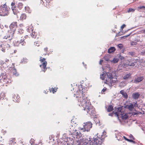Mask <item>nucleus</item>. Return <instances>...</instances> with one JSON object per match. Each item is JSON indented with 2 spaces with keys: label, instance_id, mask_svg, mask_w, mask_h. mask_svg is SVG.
<instances>
[{
  "label": "nucleus",
  "instance_id": "nucleus-1",
  "mask_svg": "<svg viewBox=\"0 0 145 145\" xmlns=\"http://www.w3.org/2000/svg\"><path fill=\"white\" fill-rule=\"evenodd\" d=\"M69 132L71 133L72 136L74 139L72 138L74 144L76 145H101L103 140L99 137L97 138L94 137L93 139L91 140L88 136L85 137L82 136L80 132L79 131L74 130L73 131L71 129L69 130Z\"/></svg>",
  "mask_w": 145,
  "mask_h": 145
},
{
  "label": "nucleus",
  "instance_id": "nucleus-2",
  "mask_svg": "<svg viewBox=\"0 0 145 145\" xmlns=\"http://www.w3.org/2000/svg\"><path fill=\"white\" fill-rule=\"evenodd\" d=\"M78 105L80 107H83L84 114L91 116L95 114V109L90 104L87 95L84 94L82 97H80L78 99Z\"/></svg>",
  "mask_w": 145,
  "mask_h": 145
},
{
  "label": "nucleus",
  "instance_id": "nucleus-3",
  "mask_svg": "<svg viewBox=\"0 0 145 145\" xmlns=\"http://www.w3.org/2000/svg\"><path fill=\"white\" fill-rule=\"evenodd\" d=\"M115 72L104 73L101 74L100 78L104 80V83L111 87L115 84L118 83L119 81L117 78Z\"/></svg>",
  "mask_w": 145,
  "mask_h": 145
},
{
  "label": "nucleus",
  "instance_id": "nucleus-4",
  "mask_svg": "<svg viewBox=\"0 0 145 145\" xmlns=\"http://www.w3.org/2000/svg\"><path fill=\"white\" fill-rule=\"evenodd\" d=\"M17 26L16 22L12 23L9 26L10 29L8 31L6 35L3 36V39H8L7 41H8L9 42H10L12 38Z\"/></svg>",
  "mask_w": 145,
  "mask_h": 145
},
{
  "label": "nucleus",
  "instance_id": "nucleus-5",
  "mask_svg": "<svg viewBox=\"0 0 145 145\" xmlns=\"http://www.w3.org/2000/svg\"><path fill=\"white\" fill-rule=\"evenodd\" d=\"M114 114H115L116 115L120 122H121V120H124L128 118L127 115L124 113L123 110L121 107H118L116 108L115 111H113L112 113H109V115L112 116Z\"/></svg>",
  "mask_w": 145,
  "mask_h": 145
},
{
  "label": "nucleus",
  "instance_id": "nucleus-6",
  "mask_svg": "<svg viewBox=\"0 0 145 145\" xmlns=\"http://www.w3.org/2000/svg\"><path fill=\"white\" fill-rule=\"evenodd\" d=\"M11 80L6 75L5 73H2L0 76V83L3 82L4 84L10 83L11 82Z\"/></svg>",
  "mask_w": 145,
  "mask_h": 145
},
{
  "label": "nucleus",
  "instance_id": "nucleus-7",
  "mask_svg": "<svg viewBox=\"0 0 145 145\" xmlns=\"http://www.w3.org/2000/svg\"><path fill=\"white\" fill-rule=\"evenodd\" d=\"M92 123L91 122L88 121L84 123L83 127H80L79 128L80 130H82L83 131L88 132L92 127Z\"/></svg>",
  "mask_w": 145,
  "mask_h": 145
},
{
  "label": "nucleus",
  "instance_id": "nucleus-8",
  "mask_svg": "<svg viewBox=\"0 0 145 145\" xmlns=\"http://www.w3.org/2000/svg\"><path fill=\"white\" fill-rule=\"evenodd\" d=\"M78 90H77L76 93H74V97H78L81 94H82V93L84 91V89H83L82 86L80 85L78 87Z\"/></svg>",
  "mask_w": 145,
  "mask_h": 145
},
{
  "label": "nucleus",
  "instance_id": "nucleus-9",
  "mask_svg": "<svg viewBox=\"0 0 145 145\" xmlns=\"http://www.w3.org/2000/svg\"><path fill=\"white\" fill-rule=\"evenodd\" d=\"M25 39L24 38H22L20 41H17L15 42L14 43V46H19L20 44L22 46L25 45L26 44V42L24 41Z\"/></svg>",
  "mask_w": 145,
  "mask_h": 145
},
{
  "label": "nucleus",
  "instance_id": "nucleus-10",
  "mask_svg": "<svg viewBox=\"0 0 145 145\" xmlns=\"http://www.w3.org/2000/svg\"><path fill=\"white\" fill-rule=\"evenodd\" d=\"M47 64V62H45L42 63V64L40 65V67L41 68V71L44 72H45L47 69L46 67Z\"/></svg>",
  "mask_w": 145,
  "mask_h": 145
},
{
  "label": "nucleus",
  "instance_id": "nucleus-11",
  "mask_svg": "<svg viewBox=\"0 0 145 145\" xmlns=\"http://www.w3.org/2000/svg\"><path fill=\"white\" fill-rule=\"evenodd\" d=\"M136 105L137 104L135 103H134H134L130 104L129 105H127L126 107L129 110H131L133 109L134 105V106H136Z\"/></svg>",
  "mask_w": 145,
  "mask_h": 145
},
{
  "label": "nucleus",
  "instance_id": "nucleus-12",
  "mask_svg": "<svg viewBox=\"0 0 145 145\" xmlns=\"http://www.w3.org/2000/svg\"><path fill=\"white\" fill-rule=\"evenodd\" d=\"M3 12L0 13V15L1 16H5L7 15L8 10L7 9L3 8Z\"/></svg>",
  "mask_w": 145,
  "mask_h": 145
},
{
  "label": "nucleus",
  "instance_id": "nucleus-13",
  "mask_svg": "<svg viewBox=\"0 0 145 145\" xmlns=\"http://www.w3.org/2000/svg\"><path fill=\"white\" fill-rule=\"evenodd\" d=\"M13 100L16 102H19L20 100V97L19 96L17 95L16 96L15 95H12Z\"/></svg>",
  "mask_w": 145,
  "mask_h": 145
},
{
  "label": "nucleus",
  "instance_id": "nucleus-14",
  "mask_svg": "<svg viewBox=\"0 0 145 145\" xmlns=\"http://www.w3.org/2000/svg\"><path fill=\"white\" fill-rule=\"evenodd\" d=\"M144 79L143 76H140L137 77L136 79H135L134 80V82L135 83H137L139 82L142 81Z\"/></svg>",
  "mask_w": 145,
  "mask_h": 145
},
{
  "label": "nucleus",
  "instance_id": "nucleus-15",
  "mask_svg": "<svg viewBox=\"0 0 145 145\" xmlns=\"http://www.w3.org/2000/svg\"><path fill=\"white\" fill-rule=\"evenodd\" d=\"M116 137L118 140H121V139L122 138L121 134L120 133H115Z\"/></svg>",
  "mask_w": 145,
  "mask_h": 145
},
{
  "label": "nucleus",
  "instance_id": "nucleus-16",
  "mask_svg": "<svg viewBox=\"0 0 145 145\" xmlns=\"http://www.w3.org/2000/svg\"><path fill=\"white\" fill-rule=\"evenodd\" d=\"M119 59L117 58H114L112 60H110V62L112 64H115L117 63L119 61Z\"/></svg>",
  "mask_w": 145,
  "mask_h": 145
},
{
  "label": "nucleus",
  "instance_id": "nucleus-17",
  "mask_svg": "<svg viewBox=\"0 0 145 145\" xmlns=\"http://www.w3.org/2000/svg\"><path fill=\"white\" fill-rule=\"evenodd\" d=\"M120 92L125 98H127L128 97L127 94L126 92H124V90H121L120 91Z\"/></svg>",
  "mask_w": 145,
  "mask_h": 145
},
{
  "label": "nucleus",
  "instance_id": "nucleus-18",
  "mask_svg": "<svg viewBox=\"0 0 145 145\" xmlns=\"http://www.w3.org/2000/svg\"><path fill=\"white\" fill-rule=\"evenodd\" d=\"M139 94L138 93H134L132 95V97L135 99H137L139 96Z\"/></svg>",
  "mask_w": 145,
  "mask_h": 145
},
{
  "label": "nucleus",
  "instance_id": "nucleus-19",
  "mask_svg": "<svg viewBox=\"0 0 145 145\" xmlns=\"http://www.w3.org/2000/svg\"><path fill=\"white\" fill-rule=\"evenodd\" d=\"M115 49L114 47H110L108 50V53H111L115 51Z\"/></svg>",
  "mask_w": 145,
  "mask_h": 145
},
{
  "label": "nucleus",
  "instance_id": "nucleus-20",
  "mask_svg": "<svg viewBox=\"0 0 145 145\" xmlns=\"http://www.w3.org/2000/svg\"><path fill=\"white\" fill-rule=\"evenodd\" d=\"M12 72L13 74L16 76H17L18 75V74L16 72V70L14 67L12 68Z\"/></svg>",
  "mask_w": 145,
  "mask_h": 145
},
{
  "label": "nucleus",
  "instance_id": "nucleus-21",
  "mask_svg": "<svg viewBox=\"0 0 145 145\" xmlns=\"http://www.w3.org/2000/svg\"><path fill=\"white\" fill-rule=\"evenodd\" d=\"M131 74L130 73H128L124 76L123 77V79L125 80H127L131 77Z\"/></svg>",
  "mask_w": 145,
  "mask_h": 145
},
{
  "label": "nucleus",
  "instance_id": "nucleus-22",
  "mask_svg": "<svg viewBox=\"0 0 145 145\" xmlns=\"http://www.w3.org/2000/svg\"><path fill=\"white\" fill-rule=\"evenodd\" d=\"M110 56L108 55H106L104 57V59L106 61L108 62H110Z\"/></svg>",
  "mask_w": 145,
  "mask_h": 145
},
{
  "label": "nucleus",
  "instance_id": "nucleus-23",
  "mask_svg": "<svg viewBox=\"0 0 145 145\" xmlns=\"http://www.w3.org/2000/svg\"><path fill=\"white\" fill-rule=\"evenodd\" d=\"M15 8V7H12V9L13 11L14 14V15H17V16H18L17 14L18 12L16 11V9H14Z\"/></svg>",
  "mask_w": 145,
  "mask_h": 145
},
{
  "label": "nucleus",
  "instance_id": "nucleus-24",
  "mask_svg": "<svg viewBox=\"0 0 145 145\" xmlns=\"http://www.w3.org/2000/svg\"><path fill=\"white\" fill-rule=\"evenodd\" d=\"M32 33L31 34V37L33 38H35L37 35V33L34 31L31 32Z\"/></svg>",
  "mask_w": 145,
  "mask_h": 145
},
{
  "label": "nucleus",
  "instance_id": "nucleus-25",
  "mask_svg": "<svg viewBox=\"0 0 145 145\" xmlns=\"http://www.w3.org/2000/svg\"><path fill=\"white\" fill-rule=\"evenodd\" d=\"M32 27L33 26L31 25L30 27H29V28H27V31L29 33H31V32H32L33 31V29H32Z\"/></svg>",
  "mask_w": 145,
  "mask_h": 145
},
{
  "label": "nucleus",
  "instance_id": "nucleus-26",
  "mask_svg": "<svg viewBox=\"0 0 145 145\" xmlns=\"http://www.w3.org/2000/svg\"><path fill=\"white\" fill-rule=\"evenodd\" d=\"M26 15L25 14H21L20 17V18L21 20H23L24 19H25L26 18Z\"/></svg>",
  "mask_w": 145,
  "mask_h": 145
},
{
  "label": "nucleus",
  "instance_id": "nucleus-27",
  "mask_svg": "<svg viewBox=\"0 0 145 145\" xmlns=\"http://www.w3.org/2000/svg\"><path fill=\"white\" fill-rule=\"evenodd\" d=\"M113 107L111 105H110L108 106L107 110L108 112H110L112 111L113 110Z\"/></svg>",
  "mask_w": 145,
  "mask_h": 145
},
{
  "label": "nucleus",
  "instance_id": "nucleus-28",
  "mask_svg": "<svg viewBox=\"0 0 145 145\" xmlns=\"http://www.w3.org/2000/svg\"><path fill=\"white\" fill-rule=\"evenodd\" d=\"M25 11L27 12L28 13H30L31 12V10L28 7H25Z\"/></svg>",
  "mask_w": 145,
  "mask_h": 145
},
{
  "label": "nucleus",
  "instance_id": "nucleus-29",
  "mask_svg": "<svg viewBox=\"0 0 145 145\" xmlns=\"http://www.w3.org/2000/svg\"><path fill=\"white\" fill-rule=\"evenodd\" d=\"M5 97V94L3 92H1L0 94V99H3Z\"/></svg>",
  "mask_w": 145,
  "mask_h": 145
},
{
  "label": "nucleus",
  "instance_id": "nucleus-30",
  "mask_svg": "<svg viewBox=\"0 0 145 145\" xmlns=\"http://www.w3.org/2000/svg\"><path fill=\"white\" fill-rule=\"evenodd\" d=\"M23 4L22 3H19L18 5V8L21 9H22V8L23 7Z\"/></svg>",
  "mask_w": 145,
  "mask_h": 145
},
{
  "label": "nucleus",
  "instance_id": "nucleus-31",
  "mask_svg": "<svg viewBox=\"0 0 145 145\" xmlns=\"http://www.w3.org/2000/svg\"><path fill=\"white\" fill-rule=\"evenodd\" d=\"M128 82L125 81L121 82V84H122V86L123 87L126 85Z\"/></svg>",
  "mask_w": 145,
  "mask_h": 145
},
{
  "label": "nucleus",
  "instance_id": "nucleus-32",
  "mask_svg": "<svg viewBox=\"0 0 145 145\" xmlns=\"http://www.w3.org/2000/svg\"><path fill=\"white\" fill-rule=\"evenodd\" d=\"M138 10H139L140 9L142 10H145V6H141L140 7H138Z\"/></svg>",
  "mask_w": 145,
  "mask_h": 145
},
{
  "label": "nucleus",
  "instance_id": "nucleus-33",
  "mask_svg": "<svg viewBox=\"0 0 145 145\" xmlns=\"http://www.w3.org/2000/svg\"><path fill=\"white\" fill-rule=\"evenodd\" d=\"M10 144H14L15 142V140L14 138H12L10 139Z\"/></svg>",
  "mask_w": 145,
  "mask_h": 145
},
{
  "label": "nucleus",
  "instance_id": "nucleus-34",
  "mask_svg": "<svg viewBox=\"0 0 145 145\" xmlns=\"http://www.w3.org/2000/svg\"><path fill=\"white\" fill-rule=\"evenodd\" d=\"M4 47H5L6 49L8 50V48H9L10 45L7 43H6L4 44Z\"/></svg>",
  "mask_w": 145,
  "mask_h": 145
},
{
  "label": "nucleus",
  "instance_id": "nucleus-35",
  "mask_svg": "<svg viewBox=\"0 0 145 145\" xmlns=\"http://www.w3.org/2000/svg\"><path fill=\"white\" fill-rule=\"evenodd\" d=\"M135 11V9L132 8H130L127 10V12H133Z\"/></svg>",
  "mask_w": 145,
  "mask_h": 145
},
{
  "label": "nucleus",
  "instance_id": "nucleus-36",
  "mask_svg": "<svg viewBox=\"0 0 145 145\" xmlns=\"http://www.w3.org/2000/svg\"><path fill=\"white\" fill-rule=\"evenodd\" d=\"M1 46L2 47V49L1 50L3 52H5V50H6L5 47H4V44H3L2 45H1Z\"/></svg>",
  "mask_w": 145,
  "mask_h": 145
},
{
  "label": "nucleus",
  "instance_id": "nucleus-37",
  "mask_svg": "<svg viewBox=\"0 0 145 145\" xmlns=\"http://www.w3.org/2000/svg\"><path fill=\"white\" fill-rule=\"evenodd\" d=\"M126 64L127 66V65L130 66H134L135 65V64L133 63H130L129 62V63L128 64L127 63H126Z\"/></svg>",
  "mask_w": 145,
  "mask_h": 145
},
{
  "label": "nucleus",
  "instance_id": "nucleus-38",
  "mask_svg": "<svg viewBox=\"0 0 145 145\" xmlns=\"http://www.w3.org/2000/svg\"><path fill=\"white\" fill-rule=\"evenodd\" d=\"M129 55H131V56H133L135 54V53L133 52H129L128 53Z\"/></svg>",
  "mask_w": 145,
  "mask_h": 145
},
{
  "label": "nucleus",
  "instance_id": "nucleus-39",
  "mask_svg": "<svg viewBox=\"0 0 145 145\" xmlns=\"http://www.w3.org/2000/svg\"><path fill=\"white\" fill-rule=\"evenodd\" d=\"M40 60L42 63L46 62V61H45V59L44 58H43L42 59H40Z\"/></svg>",
  "mask_w": 145,
  "mask_h": 145
},
{
  "label": "nucleus",
  "instance_id": "nucleus-40",
  "mask_svg": "<svg viewBox=\"0 0 145 145\" xmlns=\"http://www.w3.org/2000/svg\"><path fill=\"white\" fill-rule=\"evenodd\" d=\"M131 34V33H130L128 35H126L125 36H123V37H121V39H125L126 38V37H127L129 36Z\"/></svg>",
  "mask_w": 145,
  "mask_h": 145
},
{
  "label": "nucleus",
  "instance_id": "nucleus-41",
  "mask_svg": "<svg viewBox=\"0 0 145 145\" xmlns=\"http://www.w3.org/2000/svg\"><path fill=\"white\" fill-rule=\"evenodd\" d=\"M132 139H128L127 141L129 142H132L133 143V144H135V142L133 140H132Z\"/></svg>",
  "mask_w": 145,
  "mask_h": 145
},
{
  "label": "nucleus",
  "instance_id": "nucleus-42",
  "mask_svg": "<svg viewBox=\"0 0 145 145\" xmlns=\"http://www.w3.org/2000/svg\"><path fill=\"white\" fill-rule=\"evenodd\" d=\"M50 92L52 91L53 93H54V92H56V91L55 90V89H54V88H52L51 89H50Z\"/></svg>",
  "mask_w": 145,
  "mask_h": 145
},
{
  "label": "nucleus",
  "instance_id": "nucleus-43",
  "mask_svg": "<svg viewBox=\"0 0 145 145\" xmlns=\"http://www.w3.org/2000/svg\"><path fill=\"white\" fill-rule=\"evenodd\" d=\"M129 138L131 139H134V138L133 137V136L131 134H130L129 136Z\"/></svg>",
  "mask_w": 145,
  "mask_h": 145
},
{
  "label": "nucleus",
  "instance_id": "nucleus-44",
  "mask_svg": "<svg viewBox=\"0 0 145 145\" xmlns=\"http://www.w3.org/2000/svg\"><path fill=\"white\" fill-rule=\"evenodd\" d=\"M118 47L120 48V49H121L122 48L123 46L122 44H118Z\"/></svg>",
  "mask_w": 145,
  "mask_h": 145
},
{
  "label": "nucleus",
  "instance_id": "nucleus-45",
  "mask_svg": "<svg viewBox=\"0 0 145 145\" xmlns=\"http://www.w3.org/2000/svg\"><path fill=\"white\" fill-rule=\"evenodd\" d=\"M4 63L3 61L0 60V65L1 66H2L4 64Z\"/></svg>",
  "mask_w": 145,
  "mask_h": 145
},
{
  "label": "nucleus",
  "instance_id": "nucleus-46",
  "mask_svg": "<svg viewBox=\"0 0 145 145\" xmlns=\"http://www.w3.org/2000/svg\"><path fill=\"white\" fill-rule=\"evenodd\" d=\"M7 7V6L5 4H4L3 5V7L2 8H3H3L6 9V8Z\"/></svg>",
  "mask_w": 145,
  "mask_h": 145
},
{
  "label": "nucleus",
  "instance_id": "nucleus-47",
  "mask_svg": "<svg viewBox=\"0 0 145 145\" xmlns=\"http://www.w3.org/2000/svg\"><path fill=\"white\" fill-rule=\"evenodd\" d=\"M126 26V25L123 24L121 26V28L122 29L125 26Z\"/></svg>",
  "mask_w": 145,
  "mask_h": 145
},
{
  "label": "nucleus",
  "instance_id": "nucleus-48",
  "mask_svg": "<svg viewBox=\"0 0 145 145\" xmlns=\"http://www.w3.org/2000/svg\"><path fill=\"white\" fill-rule=\"evenodd\" d=\"M30 142L31 144H33L34 143L33 139H31V140L30 141Z\"/></svg>",
  "mask_w": 145,
  "mask_h": 145
},
{
  "label": "nucleus",
  "instance_id": "nucleus-49",
  "mask_svg": "<svg viewBox=\"0 0 145 145\" xmlns=\"http://www.w3.org/2000/svg\"><path fill=\"white\" fill-rule=\"evenodd\" d=\"M106 90V88H104L102 90L101 92L102 93H103Z\"/></svg>",
  "mask_w": 145,
  "mask_h": 145
},
{
  "label": "nucleus",
  "instance_id": "nucleus-50",
  "mask_svg": "<svg viewBox=\"0 0 145 145\" xmlns=\"http://www.w3.org/2000/svg\"><path fill=\"white\" fill-rule=\"evenodd\" d=\"M122 35V34L121 33L119 32L117 34L116 36H120Z\"/></svg>",
  "mask_w": 145,
  "mask_h": 145
},
{
  "label": "nucleus",
  "instance_id": "nucleus-51",
  "mask_svg": "<svg viewBox=\"0 0 145 145\" xmlns=\"http://www.w3.org/2000/svg\"><path fill=\"white\" fill-rule=\"evenodd\" d=\"M47 50H48V48H47L46 47V48H44V50L45 52H47Z\"/></svg>",
  "mask_w": 145,
  "mask_h": 145
},
{
  "label": "nucleus",
  "instance_id": "nucleus-52",
  "mask_svg": "<svg viewBox=\"0 0 145 145\" xmlns=\"http://www.w3.org/2000/svg\"><path fill=\"white\" fill-rule=\"evenodd\" d=\"M34 44L36 46H39V43L37 42H35V44Z\"/></svg>",
  "mask_w": 145,
  "mask_h": 145
},
{
  "label": "nucleus",
  "instance_id": "nucleus-53",
  "mask_svg": "<svg viewBox=\"0 0 145 145\" xmlns=\"http://www.w3.org/2000/svg\"><path fill=\"white\" fill-rule=\"evenodd\" d=\"M103 60H102V59L100 60V62H99V64H100L101 65L102 64V63L103 62Z\"/></svg>",
  "mask_w": 145,
  "mask_h": 145
},
{
  "label": "nucleus",
  "instance_id": "nucleus-54",
  "mask_svg": "<svg viewBox=\"0 0 145 145\" xmlns=\"http://www.w3.org/2000/svg\"><path fill=\"white\" fill-rule=\"evenodd\" d=\"M123 138H124L125 139V140H126V141H127L128 139V138H126L125 136H123Z\"/></svg>",
  "mask_w": 145,
  "mask_h": 145
},
{
  "label": "nucleus",
  "instance_id": "nucleus-55",
  "mask_svg": "<svg viewBox=\"0 0 145 145\" xmlns=\"http://www.w3.org/2000/svg\"><path fill=\"white\" fill-rule=\"evenodd\" d=\"M3 8H0V13L3 12Z\"/></svg>",
  "mask_w": 145,
  "mask_h": 145
},
{
  "label": "nucleus",
  "instance_id": "nucleus-56",
  "mask_svg": "<svg viewBox=\"0 0 145 145\" xmlns=\"http://www.w3.org/2000/svg\"><path fill=\"white\" fill-rule=\"evenodd\" d=\"M15 3L12 2L11 4V5L12 7L15 5Z\"/></svg>",
  "mask_w": 145,
  "mask_h": 145
},
{
  "label": "nucleus",
  "instance_id": "nucleus-57",
  "mask_svg": "<svg viewBox=\"0 0 145 145\" xmlns=\"http://www.w3.org/2000/svg\"><path fill=\"white\" fill-rule=\"evenodd\" d=\"M20 31H21V32H22V33H23V30H22L21 29H20L18 31L20 33Z\"/></svg>",
  "mask_w": 145,
  "mask_h": 145
},
{
  "label": "nucleus",
  "instance_id": "nucleus-58",
  "mask_svg": "<svg viewBox=\"0 0 145 145\" xmlns=\"http://www.w3.org/2000/svg\"><path fill=\"white\" fill-rule=\"evenodd\" d=\"M5 61L7 62H8L9 61V59H6L5 60Z\"/></svg>",
  "mask_w": 145,
  "mask_h": 145
},
{
  "label": "nucleus",
  "instance_id": "nucleus-59",
  "mask_svg": "<svg viewBox=\"0 0 145 145\" xmlns=\"http://www.w3.org/2000/svg\"><path fill=\"white\" fill-rule=\"evenodd\" d=\"M142 32L143 33H145V29L142 30Z\"/></svg>",
  "mask_w": 145,
  "mask_h": 145
},
{
  "label": "nucleus",
  "instance_id": "nucleus-60",
  "mask_svg": "<svg viewBox=\"0 0 145 145\" xmlns=\"http://www.w3.org/2000/svg\"><path fill=\"white\" fill-rule=\"evenodd\" d=\"M106 133L104 131L103 133V134L101 136H103V135H105V133Z\"/></svg>",
  "mask_w": 145,
  "mask_h": 145
},
{
  "label": "nucleus",
  "instance_id": "nucleus-61",
  "mask_svg": "<svg viewBox=\"0 0 145 145\" xmlns=\"http://www.w3.org/2000/svg\"><path fill=\"white\" fill-rule=\"evenodd\" d=\"M137 114V113H132V115H136Z\"/></svg>",
  "mask_w": 145,
  "mask_h": 145
},
{
  "label": "nucleus",
  "instance_id": "nucleus-62",
  "mask_svg": "<svg viewBox=\"0 0 145 145\" xmlns=\"http://www.w3.org/2000/svg\"><path fill=\"white\" fill-rule=\"evenodd\" d=\"M120 57H121V59H124V57H121V56H120Z\"/></svg>",
  "mask_w": 145,
  "mask_h": 145
},
{
  "label": "nucleus",
  "instance_id": "nucleus-63",
  "mask_svg": "<svg viewBox=\"0 0 145 145\" xmlns=\"http://www.w3.org/2000/svg\"><path fill=\"white\" fill-rule=\"evenodd\" d=\"M44 92L46 94L47 93H46V91H44Z\"/></svg>",
  "mask_w": 145,
  "mask_h": 145
},
{
  "label": "nucleus",
  "instance_id": "nucleus-64",
  "mask_svg": "<svg viewBox=\"0 0 145 145\" xmlns=\"http://www.w3.org/2000/svg\"><path fill=\"white\" fill-rule=\"evenodd\" d=\"M21 62H22V63H25V62H23V61H21Z\"/></svg>",
  "mask_w": 145,
  "mask_h": 145
}]
</instances>
